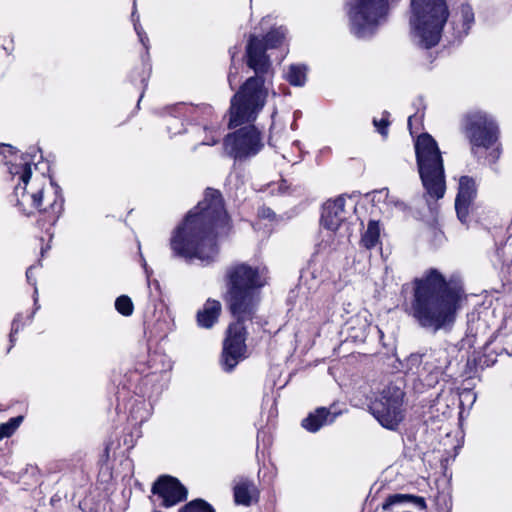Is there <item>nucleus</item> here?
I'll return each mask as SVG.
<instances>
[{
    "instance_id": "8fccbe9b",
    "label": "nucleus",
    "mask_w": 512,
    "mask_h": 512,
    "mask_svg": "<svg viewBox=\"0 0 512 512\" xmlns=\"http://www.w3.org/2000/svg\"><path fill=\"white\" fill-rule=\"evenodd\" d=\"M217 142H218L217 140H214V141L211 143V145H214V144H216Z\"/></svg>"
},
{
    "instance_id": "ea45409f",
    "label": "nucleus",
    "mask_w": 512,
    "mask_h": 512,
    "mask_svg": "<svg viewBox=\"0 0 512 512\" xmlns=\"http://www.w3.org/2000/svg\"><path fill=\"white\" fill-rule=\"evenodd\" d=\"M367 327H368V326H367L366 324H363V326H362V328H361V332H360V333H355V334H353L352 332L355 330V327H354V326H350V327H349V330H350V335H351V337H353V338H355V339L365 337V332H366Z\"/></svg>"
},
{
    "instance_id": "b1692460",
    "label": "nucleus",
    "mask_w": 512,
    "mask_h": 512,
    "mask_svg": "<svg viewBox=\"0 0 512 512\" xmlns=\"http://www.w3.org/2000/svg\"><path fill=\"white\" fill-rule=\"evenodd\" d=\"M39 308L37 304L33 309L27 311L25 313L19 312L15 315L11 323V330L9 333V347L7 352H9L12 347L15 345L17 341V334L21 331L25 326L30 325L33 321L34 315Z\"/></svg>"
},
{
    "instance_id": "c85d7f7f",
    "label": "nucleus",
    "mask_w": 512,
    "mask_h": 512,
    "mask_svg": "<svg viewBox=\"0 0 512 512\" xmlns=\"http://www.w3.org/2000/svg\"><path fill=\"white\" fill-rule=\"evenodd\" d=\"M0 154L3 155V158L5 159L4 164L8 166V169L13 164H19L24 161L30 163L23 155L19 157L20 161L17 162L18 156H17V150L15 147H13L10 144H0Z\"/></svg>"
},
{
    "instance_id": "412c9836",
    "label": "nucleus",
    "mask_w": 512,
    "mask_h": 512,
    "mask_svg": "<svg viewBox=\"0 0 512 512\" xmlns=\"http://www.w3.org/2000/svg\"><path fill=\"white\" fill-rule=\"evenodd\" d=\"M491 344V340L486 341L484 343L482 352L474 351L473 356L467 359L466 365L470 371H477L478 368L483 370L496 363L497 356L500 355L501 352L492 349Z\"/></svg>"
},
{
    "instance_id": "a19ab883",
    "label": "nucleus",
    "mask_w": 512,
    "mask_h": 512,
    "mask_svg": "<svg viewBox=\"0 0 512 512\" xmlns=\"http://www.w3.org/2000/svg\"><path fill=\"white\" fill-rule=\"evenodd\" d=\"M112 445H113L112 441H108V442L105 443V448H104V451H103V457H105L106 459L109 458V454H110V450L112 448Z\"/></svg>"
},
{
    "instance_id": "20e7f679",
    "label": "nucleus",
    "mask_w": 512,
    "mask_h": 512,
    "mask_svg": "<svg viewBox=\"0 0 512 512\" xmlns=\"http://www.w3.org/2000/svg\"><path fill=\"white\" fill-rule=\"evenodd\" d=\"M287 30L271 28L262 38L251 34L245 48L246 65L255 73L247 78L230 99V127L258 118L268 97L266 75L272 71L267 51L280 48L286 40Z\"/></svg>"
},
{
    "instance_id": "9d476101",
    "label": "nucleus",
    "mask_w": 512,
    "mask_h": 512,
    "mask_svg": "<svg viewBox=\"0 0 512 512\" xmlns=\"http://www.w3.org/2000/svg\"><path fill=\"white\" fill-rule=\"evenodd\" d=\"M350 31L358 38L371 36L390 10L389 0H347Z\"/></svg>"
},
{
    "instance_id": "7ed1b4c3",
    "label": "nucleus",
    "mask_w": 512,
    "mask_h": 512,
    "mask_svg": "<svg viewBox=\"0 0 512 512\" xmlns=\"http://www.w3.org/2000/svg\"><path fill=\"white\" fill-rule=\"evenodd\" d=\"M410 285L411 298L402 304L403 311L423 329L450 330L467 298L463 280L456 275L447 279L438 269L429 268Z\"/></svg>"
},
{
    "instance_id": "5701e85b",
    "label": "nucleus",
    "mask_w": 512,
    "mask_h": 512,
    "mask_svg": "<svg viewBox=\"0 0 512 512\" xmlns=\"http://www.w3.org/2000/svg\"><path fill=\"white\" fill-rule=\"evenodd\" d=\"M39 308L37 304L33 309L27 311L25 313L19 312L15 315L11 323V330L9 333V347L7 352H9L12 347L15 345L17 341V334L21 331L25 326L30 325L33 321L34 315Z\"/></svg>"
},
{
    "instance_id": "dca6fc26",
    "label": "nucleus",
    "mask_w": 512,
    "mask_h": 512,
    "mask_svg": "<svg viewBox=\"0 0 512 512\" xmlns=\"http://www.w3.org/2000/svg\"><path fill=\"white\" fill-rule=\"evenodd\" d=\"M346 200L343 196H338L334 200H328L324 203L321 213V225L330 231H337L347 218L345 210Z\"/></svg>"
},
{
    "instance_id": "7c9ffc66",
    "label": "nucleus",
    "mask_w": 512,
    "mask_h": 512,
    "mask_svg": "<svg viewBox=\"0 0 512 512\" xmlns=\"http://www.w3.org/2000/svg\"><path fill=\"white\" fill-rule=\"evenodd\" d=\"M115 309L119 314L128 317L134 312V304L129 296L121 295L115 300Z\"/></svg>"
},
{
    "instance_id": "4be33fe9",
    "label": "nucleus",
    "mask_w": 512,
    "mask_h": 512,
    "mask_svg": "<svg viewBox=\"0 0 512 512\" xmlns=\"http://www.w3.org/2000/svg\"><path fill=\"white\" fill-rule=\"evenodd\" d=\"M403 503H412L423 511L427 510V504L424 497L413 494L396 493L388 495L384 502L380 506L376 507L375 512L391 511L393 506Z\"/></svg>"
},
{
    "instance_id": "393cba45",
    "label": "nucleus",
    "mask_w": 512,
    "mask_h": 512,
    "mask_svg": "<svg viewBox=\"0 0 512 512\" xmlns=\"http://www.w3.org/2000/svg\"><path fill=\"white\" fill-rule=\"evenodd\" d=\"M379 239V222L376 220H370L368 222L366 231L361 236L360 245L368 250H371L379 243Z\"/></svg>"
},
{
    "instance_id": "de8ad7c7",
    "label": "nucleus",
    "mask_w": 512,
    "mask_h": 512,
    "mask_svg": "<svg viewBox=\"0 0 512 512\" xmlns=\"http://www.w3.org/2000/svg\"><path fill=\"white\" fill-rule=\"evenodd\" d=\"M407 286H408V284H403V285H402L401 292H404Z\"/></svg>"
},
{
    "instance_id": "4468645a",
    "label": "nucleus",
    "mask_w": 512,
    "mask_h": 512,
    "mask_svg": "<svg viewBox=\"0 0 512 512\" xmlns=\"http://www.w3.org/2000/svg\"><path fill=\"white\" fill-rule=\"evenodd\" d=\"M151 492L161 498L160 506L173 507L187 500L188 490L180 480L171 475H161L152 484Z\"/></svg>"
},
{
    "instance_id": "f704fd0d",
    "label": "nucleus",
    "mask_w": 512,
    "mask_h": 512,
    "mask_svg": "<svg viewBox=\"0 0 512 512\" xmlns=\"http://www.w3.org/2000/svg\"><path fill=\"white\" fill-rule=\"evenodd\" d=\"M257 217L260 220H269L270 222L277 220L276 213L269 207L263 204L257 210Z\"/></svg>"
},
{
    "instance_id": "f257e3e1",
    "label": "nucleus",
    "mask_w": 512,
    "mask_h": 512,
    "mask_svg": "<svg viewBox=\"0 0 512 512\" xmlns=\"http://www.w3.org/2000/svg\"><path fill=\"white\" fill-rule=\"evenodd\" d=\"M268 274L265 265L246 261H235L225 268L222 300L232 318L225 330L220 354V364L225 372H232L248 356L246 323L257 318L263 289L269 284Z\"/></svg>"
},
{
    "instance_id": "79ce46f5",
    "label": "nucleus",
    "mask_w": 512,
    "mask_h": 512,
    "mask_svg": "<svg viewBox=\"0 0 512 512\" xmlns=\"http://www.w3.org/2000/svg\"><path fill=\"white\" fill-rule=\"evenodd\" d=\"M236 78H237V72L236 71L235 72L230 71L229 74H228V82H229V85H230V87L232 89H233L232 84L236 80Z\"/></svg>"
},
{
    "instance_id": "9b49d317",
    "label": "nucleus",
    "mask_w": 512,
    "mask_h": 512,
    "mask_svg": "<svg viewBox=\"0 0 512 512\" xmlns=\"http://www.w3.org/2000/svg\"><path fill=\"white\" fill-rule=\"evenodd\" d=\"M450 364V356L446 349H434L422 354H410L401 366L404 374L415 377L427 386H434L439 378L446 374Z\"/></svg>"
},
{
    "instance_id": "473e14b6",
    "label": "nucleus",
    "mask_w": 512,
    "mask_h": 512,
    "mask_svg": "<svg viewBox=\"0 0 512 512\" xmlns=\"http://www.w3.org/2000/svg\"><path fill=\"white\" fill-rule=\"evenodd\" d=\"M390 113L388 111H383L382 118L381 119H373V125L375 126L377 132L382 135L383 137H387L389 132V126L391 124L390 120Z\"/></svg>"
},
{
    "instance_id": "cd10ccee",
    "label": "nucleus",
    "mask_w": 512,
    "mask_h": 512,
    "mask_svg": "<svg viewBox=\"0 0 512 512\" xmlns=\"http://www.w3.org/2000/svg\"><path fill=\"white\" fill-rule=\"evenodd\" d=\"M129 416L136 423H143L149 417V410L147 409L146 399H135L129 410Z\"/></svg>"
},
{
    "instance_id": "39448f33",
    "label": "nucleus",
    "mask_w": 512,
    "mask_h": 512,
    "mask_svg": "<svg viewBox=\"0 0 512 512\" xmlns=\"http://www.w3.org/2000/svg\"><path fill=\"white\" fill-rule=\"evenodd\" d=\"M9 174L12 179L16 176L19 179L13 192L19 211L26 216H31L34 211H38L35 226L44 232L45 236L37 239V246L41 249V256L44 257L51 249L53 228L64 212L65 199L62 189L53 180H50L48 187L44 176L33 178L31 163L26 161L11 165Z\"/></svg>"
},
{
    "instance_id": "c9c22d12",
    "label": "nucleus",
    "mask_w": 512,
    "mask_h": 512,
    "mask_svg": "<svg viewBox=\"0 0 512 512\" xmlns=\"http://www.w3.org/2000/svg\"><path fill=\"white\" fill-rule=\"evenodd\" d=\"M422 119L423 114L419 117L417 116V114L410 115L408 117L407 126L412 136L421 129Z\"/></svg>"
},
{
    "instance_id": "ddd939ff",
    "label": "nucleus",
    "mask_w": 512,
    "mask_h": 512,
    "mask_svg": "<svg viewBox=\"0 0 512 512\" xmlns=\"http://www.w3.org/2000/svg\"><path fill=\"white\" fill-rule=\"evenodd\" d=\"M404 397L405 392L401 387L389 383L371 400L369 411L382 427L396 430L405 418Z\"/></svg>"
},
{
    "instance_id": "1a4fd4ad",
    "label": "nucleus",
    "mask_w": 512,
    "mask_h": 512,
    "mask_svg": "<svg viewBox=\"0 0 512 512\" xmlns=\"http://www.w3.org/2000/svg\"><path fill=\"white\" fill-rule=\"evenodd\" d=\"M148 367L150 371L146 374L138 370L127 372L122 382V390L148 400L154 395H159L164 375L171 369V364L165 355L154 353L149 356Z\"/></svg>"
},
{
    "instance_id": "09e8293b",
    "label": "nucleus",
    "mask_w": 512,
    "mask_h": 512,
    "mask_svg": "<svg viewBox=\"0 0 512 512\" xmlns=\"http://www.w3.org/2000/svg\"><path fill=\"white\" fill-rule=\"evenodd\" d=\"M122 392L121 391H118V399L120 398Z\"/></svg>"
},
{
    "instance_id": "f03ea898",
    "label": "nucleus",
    "mask_w": 512,
    "mask_h": 512,
    "mask_svg": "<svg viewBox=\"0 0 512 512\" xmlns=\"http://www.w3.org/2000/svg\"><path fill=\"white\" fill-rule=\"evenodd\" d=\"M231 217L220 190L207 187L203 199L190 209L170 237L175 258L187 263L198 261L202 266L216 262L220 247L218 239L231 230Z\"/></svg>"
},
{
    "instance_id": "423d86ee",
    "label": "nucleus",
    "mask_w": 512,
    "mask_h": 512,
    "mask_svg": "<svg viewBox=\"0 0 512 512\" xmlns=\"http://www.w3.org/2000/svg\"><path fill=\"white\" fill-rule=\"evenodd\" d=\"M409 23L418 47L429 50L439 44L450 12L446 0H411Z\"/></svg>"
},
{
    "instance_id": "f8f14e48",
    "label": "nucleus",
    "mask_w": 512,
    "mask_h": 512,
    "mask_svg": "<svg viewBox=\"0 0 512 512\" xmlns=\"http://www.w3.org/2000/svg\"><path fill=\"white\" fill-rule=\"evenodd\" d=\"M228 114V128L235 129L223 138V148L227 156L235 161H245L256 156L264 147L261 131L254 125L253 121L244 122L237 126L230 127V108Z\"/></svg>"
},
{
    "instance_id": "0eeeda50",
    "label": "nucleus",
    "mask_w": 512,
    "mask_h": 512,
    "mask_svg": "<svg viewBox=\"0 0 512 512\" xmlns=\"http://www.w3.org/2000/svg\"><path fill=\"white\" fill-rule=\"evenodd\" d=\"M415 157L425 195L438 201L446 192L444 160L436 140L427 132L415 140Z\"/></svg>"
},
{
    "instance_id": "c756f323",
    "label": "nucleus",
    "mask_w": 512,
    "mask_h": 512,
    "mask_svg": "<svg viewBox=\"0 0 512 512\" xmlns=\"http://www.w3.org/2000/svg\"><path fill=\"white\" fill-rule=\"evenodd\" d=\"M178 512H216L214 507L202 498L189 501Z\"/></svg>"
},
{
    "instance_id": "e433bc0d",
    "label": "nucleus",
    "mask_w": 512,
    "mask_h": 512,
    "mask_svg": "<svg viewBox=\"0 0 512 512\" xmlns=\"http://www.w3.org/2000/svg\"><path fill=\"white\" fill-rule=\"evenodd\" d=\"M14 434V430L8 425L7 422L0 424V440L8 438Z\"/></svg>"
},
{
    "instance_id": "72a5a7b5",
    "label": "nucleus",
    "mask_w": 512,
    "mask_h": 512,
    "mask_svg": "<svg viewBox=\"0 0 512 512\" xmlns=\"http://www.w3.org/2000/svg\"><path fill=\"white\" fill-rule=\"evenodd\" d=\"M134 29L139 37L140 42L142 43L144 47V54L143 56H150L149 55V38L144 31L143 27L141 26L139 19L137 18V21L134 22Z\"/></svg>"
},
{
    "instance_id": "f3484780",
    "label": "nucleus",
    "mask_w": 512,
    "mask_h": 512,
    "mask_svg": "<svg viewBox=\"0 0 512 512\" xmlns=\"http://www.w3.org/2000/svg\"><path fill=\"white\" fill-rule=\"evenodd\" d=\"M151 72L152 67L150 63V56H148V58L147 56H142L140 64L136 65L128 75L129 83L135 88L136 92L138 93V108L147 90Z\"/></svg>"
},
{
    "instance_id": "bb28decb",
    "label": "nucleus",
    "mask_w": 512,
    "mask_h": 512,
    "mask_svg": "<svg viewBox=\"0 0 512 512\" xmlns=\"http://www.w3.org/2000/svg\"><path fill=\"white\" fill-rule=\"evenodd\" d=\"M288 83L295 87H301L306 83L307 80V68L305 65L289 66L288 73L286 76Z\"/></svg>"
},
{
    "instance_id": "a18cd8bd",
    "label": "nucleus",
    "mask_w": 512,
    "mask_h": 512,
    "mask_svg": "<svg viewBox=\"0 0 512 512\" xmlns=\"http://www.w3.org/2000/svg\"><path fill=\"white\" fill-rule=\"evenodd\" d=\"M131 17H132L133 23H134L135 21H137V17L139 18V15H137L136 10H134V11L132 12Z\"/></svg>"
},
{
    "instance_id": "aec40b11",
    "label": "nucleus",
    "mask_w": 512,
    "mask_h": 512,
    "mask_svg": "<svg viewBox=\"0 0 512 512\" xmlns=\"http://www.w3.org/2000/svg\"><path fill=\"white\" fill-rule=\"evenodd\" d=\"M233 497L235 504L248 507L258 502L260 491L252 480L242 478L233 486Z\"/></svg>"
},
{
    "instance_id": "a211bd4d",
    "label": "nucleus",
    "mask_w": 512,
    "mask_h": 512,
    "mask_svg": "<svg viewBox=\"0 0 512 512\" xmlns=\"http://www.w3.org/2000/svg\"><path fill=\"white\" fill-rule=\"evenodd\" d=\"M333 406L327 407H318L313 412H310L304 419L301 421V426L308 432L316 433L323 426L332 424L337 416L341 414L340 411L332 410Z\"/></svg>"
},
{
    "instance_id": "6e6552de",
    "label": "nucleus",
    "mask_w": 512,
    "mask_h": 512,
    "mask_svg": "<svg viewBox=\"0 0 512 512\" xmlns=\"http://www.w3.org/2000/svg\"><path fill=\"white\" fill-rule=\"evenodd\" d=\"M460 131L467 139L473 154L479 150H491L489 158L493 163L500 158V128L491 114L482 110L467 112L461 119Z\"/></svg>"
},
{
    "instance_id": "a878e982",
    "label": "nucleus",
    "mask_w": 512,
    "mask_h": 512,
    "mask_svg": "<svg viewBox=\"0 0 512 512\" xmlns=\"http://www.w3.org/2000/svg\"><path fill=\"white\" fill-rule=\"evenodd\" d=\"M460 14H461V30H458L455 35L458 38L468 35L471 26L475 21L474 11L470 4L464 3L460 6Z\"/></svg>"
},
{
    "instance_id": "49530a36",
    "label": "nucleus",
    "mask_w": 512,
    "mask_h": 512,
    "mask_svg": "<svg viewBox=\"0 0 512 512\" xmlns=\"http://www.w3.org/2000/svg\"><path fill=\"white\" fill-rule=\"evenodd\" d=\"M154 284H155V287H156L157 289H159V288H160L159 282H158L157 280H155V281H154Z\"/></svg>"
},
{
    "instance_id": "4c0bfd02",
    "label": "nucleus",
    "mask_w": 512,
    "mask_h": 512,
    "mask_svg": "<svg viewBox=\"0 0 512 512\" xmlns=\"http://www.w3.org/2000/svg\"><path fill=\"white\" fill-rule=\"evenodd\" d=\"M463 346L467 345L469 348L474 347L476 343V335L474 334H466L465 338L462 339Z\"/></svg>"
},
{
    "instance_id": "2f4dec72",
    "label": "nucleus",
    "mask_w": 512,
    "mask_h": 512,
    "mask_svg": "<svg viewBox=\"0 0 512 512\" xmlns=\"http://www.w3.org/2000/svg\"><path fill=\"white\" fill-rule=\"evenodd\" d=\"M39 250L41 251V249L39 248ZM44 257H42L41 255L39 256V258L37 259L36 263L35 264H32L30 265L27 270H26V280L27 282L32 285L34 287V293H33V298H34V306H36L38 304V289H37V280L36 278L34 277L33 275V270L37 267H41L42 266V259Z\"/></svg>"
},
{
    "instance_id": "6ab92c4d",
    "label": "nucleus",
    "mask_w": 512,
    "mask_h": 512,
    "mask_svg": "<svg viewBox=\"0 0 512 512\" xmlns=\"http://www.w3.org/2000/svg\"><path fill=\"white\" fill-rule=\"evenodd\" d=\"M222 314L221 302L217 299L208 298L196 313V322L200 328L211 329Z\"/></svg>"
},
{
    "instance_id": "2eb2a0df",
    "label": "nucleus",
    "mask_w": 512,
    "mask_h": 512,
    "mask_svg": "<svg viewBox=\"0 0 512 512\" xmlns=\"http://www.w3.org/2000/svg\"><path fill=\"white\" fill-rule=\"evenodd\" d=\"M477 195L475 180L467 175L459 179L458 191L455 198V210L457 218L463 224L468 222L470 207Z\"/></svg>"
},
{
    "instance_id": "58836bf2",
    "label": "nucleus",
    "mask_w": 512,
    "mask_h": 512,
    "mask_svg": "<svg viewBox=\"0 0 512 512\" xmlns=\"http://www.w3.org/2000/svg\"><path fill=\"white\" fill-rule=\"evenodd\" d=\"M22 420H23L22 416H17V417L10 418L7 421V423L12 428V430H14V432H15L16 429L19 427L20 423L22 422Z\"/></svg>"
},
{
    "instance_id": "c03bdc74",
    "label": "nucleus",
    "mask_w": 512,
    "mask_h": 512,
    "mask_svg": "<svg viewBox=\"0 0 512 512\" xmlns=\"http://www.w3.org/2000/svg\"><path fill=\"white\" fill-rule=\"evenodd\" d=\"M130 437V441H129V438H124V445H126L128 448H132L134 446L133 444V440H132V434L130 433L128 435Z\"/></svg>"
},
{
    "instance_id": "3c124183",
    "label": "nucleus",
    "mask_w": 512,
    "mask_h": 512,
    "mask_svg": "<svg viewBox=\"0 0 512 512\" xmlns=\"http://www.w3.org/2000/svg\"><path fill=\"white\" fill-rule=\"evenodd\" d=\"M153 512H162V511H160V510H156V509H155V510H153Z\"/></svg>"
},
{
    "instance_id": "37998d69",
    "label": "nucleus",
    "mask_w": 512,
    "mask_h": 512,
    "mask_svg": "<svg viewBox=\"0 0 512 512\" xmlns=\"http://www.w3.org/2000/svg\"><path fill=\"white\" fill-rule=\"evenodd\" d=\"M130 437V441H129V438H124V445H126L128 448H132L134 446L133 444V440H132V434L130 433L128 435Z\"/></svg>"
}]
</instances>
